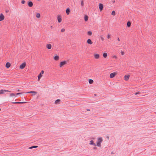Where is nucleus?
I'll use <instances>...</instances> for the list:
<instances>
[{
    "label": "nucleus",
    "instance_id": "31",
    "mask_svg": "<svg viewBox=\"0 0 156 156\" xmlns=\"http://www.w3.org/2000/svg\"><path fill=\"white\" fill-rule=\"evenodd\" d=\"M83 5H84L83 2V1L82 0L81 2V6H83Z\"/></svg>",
    "mask_w": 156,
    "mask_h": 156
},
{
    "label": "nucleus",
    "instance_id": "27",
    "mask_svg": "<svg viewBox=\"0 0 156 156\" xmlns=\"http://www.w3.org/2000/svg\"><path fill=\"white\" fill-rule=\"evenodd\" d=\"M89 82L90 84H92L93 82V80L91 79H89Z\"/></svg>",
    "mask_w": 156,
    "mask_h": 156
},
{
    "label": "nucleus",
    "instance_id": "36",
    "mask_svg": "<svg viewBox=\"0 0 156 156\" xmlns=\"http://www.w3.org/2000/svg\"><path fill=\"white\" fill-rule=\"evenodd\" d=\"M65 31V29L64 28H62L61 29V31L62 32H63Z\"/></svg>",
    "mask_w": 156,
    "mask_h": 156
},
{
    "label": "nucleus",
    "instance_id": "28",
    "mask_svg": "<svg viewBox=\"0 0 156 156\" xmlns=\"http://www.w3.org/2000/svg\"><path fill=\"white\" fill-rule=\"evenodd\" d=\"M10 96H11V97H12V96H16V94H14V93H11L10 94Z\"/></svg>",
    "mask_w": 156,
    "mask_h": 156
},
{
    "label": "nucleus",
    "instance_id": "46",
    "mask_svg": "<svg viewBox=\"0 0 156 156\" xmlns=\"http://www.w3.org/2000/svg\"><path fill=\"white\" fill-rule=\"evenodd\" d=\"M114 57L115 58H116V56H114Z\"/></svg>",
    "mask_w": 156,
    "mask_h": 156
},
{
    "label": "nucleus",
    "instance_id": "32",
    "mask_svg": "<svg viewBox=\"0 0 156 156\" xmlns=\"http://www.w3.org/2000/svg\"><path fill=\"white\" fill-rule=\"evenodd\" d=\"M23 93H18L16 94V95H18L21 94Z\"/></svg>",
    "mask_w": 156,
    "mask_h": 156
},
{
    "label": "nucleus",
    "instance_id": "3",
    "mask_svg": "<svg viewBox=\"0 0 156 156\" xmlns=\"http://www.w3.org/2000/svg\"><path fill=\"white\" fill-rule=\"evenodd\" d=\"M10 91L5 90H0V94L5 93V92H10Z\"/></svg>",
    "mask_w": 156,
    "mask_h": 156
},
{
    "label": "nucleus",
    "instance_id": "35",
    "mask_svg": "<svg viewBox=\"0 0 156 156\" xmlns=\"http://www.w3.org/2000/svg\"><path fill=\"white\" fill-rule=\"evenodd\" d=\"M107 38H108V39H109L110 38V35L109 34H108L107 36Z\"/></svg>",
    "mask_w": 156,
    "mask_h": 156
},
{
    "label": "nucleus",
    "instance_id": "33",
    "mask_svg": "<svg viewBox=\"0 0 156 156\" xmlns=\"http://www.w3.org/2000/svg\"><path fill=\"white\" fill-rule=\"evenodd\" d=\"M38 147L37 146H32V148H37Z\"/></svg>",
    "mask_w": 156,
    "mask_h": 156
},
{
    "label": "nucleus",
    "instance_id": "29",
    "mask_svg": "<svg viewBox=\"0 0 156 156\" xmlns=\"http://www.w3.org/2000/svg\"><path fill=\"white\" fill-rule=\"evenodd\" d=\"M112 15L113 16H115V12L114 11H113L112 12Z\"/></svg>",
    "mask_w": 156,
    "mask_h": 156
},
{
    "label": "nucleus",
    "instance_id": "13",
    "mask_svg": "<svg viewBox=\"0 0 156 156\" xmlns=\"http://www.w3.org/2000/svg\"><path fill=\"white\" fill-rule=\"evenodd\" d=\"M60 101L61 100L60 99H57L55 101V103L56 105L59 104H60Z\"/></svg>",
    "mask_w": 156,
    "mask_h": 156
},
{
    "label": "nucleus",
    "instance_id": "16",
    "mask_svg": "<svg viewBox=\"0 0 156 156\" xmlns=\"http://www.w3.org/2000/svg\"><path fill=\"white\" fill-rule=\"evenodd\" d=\"M34 93V95H35L37 94V92L35 91H31L27 93Z\"/></svg>",
    "mask_w": 156,
    "mask_h": 156
},
{
    "label": "nucleus",
    "instance_id": "1",
    "mask_svg": "<svg viewBox=\"0 0 156 156\" xmlns=\"http://www.w3.org/2000/svg\"><path fill=\"white\" fill-rule=\"evenodd\" d=\"M44 71L42 70L38 76V81H39L42 76V75L44 74Z\"/></svg>",
    "mask_w": 156,
    "mask_h": 156
},
{
    "label": "nucleus",
    "instance_id": "37",
    "mask_svg": "<svg viewBox=\"0 0 156 156\" xmlns=\"http://www.w3.org/2000/svg\"><path fill=\"white\" fill-rule=\"evenodd\" d=\"M121 55H123L124 54V52L123 51H121Z\"/></svg>",
    "mask_w": 156,
    "mask_h": 156
},
{
    "label": "nucleus",
    "instance_id": "39",
    "mask_svg": "<svg viewBox=\"0 0 156 156\" xmlns=\"http://www.w3.org/2000/svg\"><path fill=\"white\" fill-rule=\"evenodd\" d=\"M9 12V10H8V9H6V10H5V12H6V13H8V12Z\"/></svg>",
    "mask_w": 156,
    "mask_h": 156
},
{
    "label": "nucleus",
    "instance_id": "8",
    "mask_svg": "<svg viewBox=\"0 0 156 156\" xmlns=\"http://www.w3.org/2000/svg\"><path fill=\"white\" fill-rule=\"evenodd\" d=\"M4 19V15L2 13H1L0 15V21L3 20Z\"/></svg>",
    "mask_w": 156,
    "mask_h": 156
},
{
    "label": "nucleus",
    "instance_id": "6",
    "mask_svg": "<svg viewBox=\"0 0 156 156\" xmlns=\"http://www.w3.org/2000/svg\"><path fill=\"white\" fill-rule=\"evenodd\" d=\"M26 64L25 62H24L21 64L19 68H24L26 66Z\"/></svg>",
    "mask_w": 156,
    "mask_h": 156
},
{
    "label": "nucleus",
    "instance_id": "21",
    "mask_svg": "<svg viewBox=\"0 0 156 156\" xmlns=\"http://www.w3.org/2000/svg\"><path fill=\"white\" fill-rule=\"evenodd\" d=\"M102 141V139L101 138H99L98 140V142L100 143Z\"/></svg>",
    "mask_w": 156,
    "mask_h": 156
},
{
    "label": "nucleus",
    "instance_id": "7",
    "mask_svg": "<svg viewBox=\"0 0 156 156\" xmlns=\"http://www.w3.org/2000/svg\"><path fill=\"white\" fill-rule=\"evenodd\" d=\"M103 8V5L101 3H100L99 4V8L100 10L101 11L102 10Z\"/></svg>",
    "mask_w": 156,
    "mask_h": 156
},
{
    "label": "nucleus",
    "instance_id": "44",
    "mask_svg": "<svg viewBox=\"0 0 156 156\" xmlns=\"http://www.w3.org/2000/svg\"><path fill=\"white\" fill-rule=\"evenodd\" d=\"M115 2V1H113V3H114V2Z\"/></svg>",
    "mask_w": 156,
    "mask_h": 156
},
{
    "label": "nucleus",
    "instance_id": "38",
    "mask_svg": "<svg viewBox=\"0 0 156 156\" xmlns=\"http://www.w3.org/2000/svg\"><path fill=\"white\" fill-rule=\"evenodd\" d=\"M139 93H139V92H136V93H135V95H137V94H139Z\"/></svg>",
    "mask_w": 156,
    "mask_h": 156
},
{
    "label": "nucleus",
    "instance_id": "4",
    "mask_svg": "<svg viewBox=\"0 0 156 156\" xmlns=\"http://www.w3.org/2000/svg\"><path fill=\"white\" fill-rule=\"evenodd\" d=\"M117 73L116 72H114L111 73L110 75V78H113L115 76Z\"/></svg>",
    "mask_w": 156,
    "mask_h": 156
},
{
    "label": "nucleus",
    "instance_id": "17",
    "mask_svg": "<svg viewBox=\"0 0 156 156\" xmlns=\"http://www.w3.org/2000/svg\"><path fill=\"white\" fill-rule=\"evenodd\" d=\"M27 102H12L13 104H23L27 103Z\"/></svg>",
    "mask_w": 156,
    "mask_h": 156
},
{
    "label": "nucleus",
    "instance_id": "15",
    "mask_svg": "<svg viewBox=\"0 0 156 156\" xmlns=\"http://www.w3.org/2000/svg\"><path fill=\"white\" fill-rule=\"evenodd\" d=\"M87 42L88 44H91L93 43L91 41V40L90 39H89L87 40Z\"/></svg>",
    "mask_w": 156,
    "mask_h": 156
},
{
    "label": "nucleus",
    "instance_id": "23",
    "mask_svg": "<svg viewBox=\"0 0 156 156\" xmlns=\"http://www.w3.org/2000/svg\"><path fill=\"white\" fill-rule=\"evenodd\" d=\"M127 25L128 27H129L131 26V22L130 21H128L127 22Z\"/></svg>",
    "mask_w": 156,
    "mask_h": 156
},
{
    "label": "nucleus",
    "instance_id": "41",
    "mask_svg": "<svg viewBox=\"0 0 156 156\" xmlns=\"http://www.w3.org/2000/svg\"><path fill=\"white\" fill-rule=\"evenodd\" d=\"M28 148L29 149H32V146H31V147H29Z\"/></svg>",
    "mask_w": 156,
    "mask_h": 156
},
{
    "label": "nucleus",
    "instance_id": "40",
    "mask_svg": "<svg viewBox=\"0 0 156 156\" xmlns=\"http://www.w3.org/2000/svg\"><path fill=\"white\" fill-rule=\"evenodd\" d=\"M101 40L102 41H103L104 40V38H103V37H101Z\"/></svg>",
    "mask_w": 156,
    "mask_h": 156
},
{
    "label": "nucleus",
    "instance_id": "22",
    "mask_svg": "<svg viewBox=\"0 0 156 156\" xmlns=\"http://www.w3.org/2000/svg\"><path fill=\"white\" fill-rule=\"evenodd\" d=\"M88 17L87 15H85L84 16V20L85 21H87L88 20Z\"/></svg>",
    "mask_w": 156,
    "mask_h": 156
},
{
    "label": "nucleus",
    "instance_id": "42",
    "mask_svg": "<svg viewBox=\"0 0 156 156\" xmlns=\"http://www.w3.org/2000/svg\"><path fill=\"white\" fill-rule=\"evenodd\" d=\"M117 40H118V41H120V39H119V37H118V38H117Z\"/></svg>",
    "mask_w": 156,
    "mask_h": 156
},
{
    "label": "nucleus",
    "instance_id": "12",
    "mask_svg": "<svg viewBox=\"0 0 156 156\" xmlns=\"http://www.w3.org/2000/svg\"><path fill=\"white\" fill-rule=\"evenodd\" d=\"M90 143H89V144L90 145H93L94 146H96V144L94 143V141L93 140H91L90 141Z\"/></svg>",
    "mask_w": 156,
    "mask_h": 156
},
{
    "label": "nucleus",
    "instance_id": "47",
    "mask_svg": "<svg viewBox=\"0 0 156 156\" xmlns=\"http://www.w3.org/2000/svg\"><path fill=\"white\" fill-rule=\"evenodd\" d=\"M51 27L52 28V26H51Z\"/></svg>",
    "mask_w": 156,
    "mask_h": 156
},
{
    "label": "nucleus",
    "instance_id": "43",
    "mask_svg": "<svg viewBox=\"0 0 156 156\" xmlns=\"http://www.w3.org/2000/svg\"><path fill=\"white\" fill-rule=\"evenodd\" d=\"M94 149H97V148L96 147H94Z\"/></svg>",
    "mask_w": 156,
    "mask_h": 156
},
{
    "label": "nucleus",
    "instance_id": "48",
    "mask_svg": "<svg viewBox=\"0 0 156 156\" xmlns=\"http://www.w3.org/2000/svg\"><path fill=\"white\" fill-rule=\"evenodd\" d=\"M94 95H95V96H96V94H94Z\"/></svg>",
    "mask_w": 156,
    "mask_h": 156
},
{
    "label": "nucleus",
    "instance_id": "11",
    "mask_svg": "<svg viewBox=\"0 0 156 156\" xmlns=\"http://www.w3.org/2000/svg\"><path fill=\"white\" fill-rule=\"evenodd\" d=\"M57 19L58 23H60L61 22L62 18L61 16H60L59 15L58 16Z\"/></svg>",
    "mask_w": 156,
    "mask_h": 156
},
{
    "label": "nucleus",
    "instance_id": "9",
    "mask_svg": "<svg viewBox=\"0 0 156 156\" xmlns=\"http://www.w3.org/2000/svg\"><path fill=\"white\" fill-rule=\"evenodd\" d=\"M130 76L129 75H126L124 76V80L125 81H127L129 79Z\"/></svg>",
    "mask_w": 156,
    "mask_h": 156
},
{
    "label": "nucleus",
    "instance_id": "20",
    "mask_svg": "<svg viewBox=\"0 0 156 156\" xmlns=\"http://www.w3.org/2000/svg\"><path fill=\"white\" fill-rule=\"evenodd\" d=\"M54 58L55 60H58L59 59V57L58 55H56L54 57Z\"/></svg>",
    "mask_w": 156,
    "mask_h": 156
},
{
    "label": "nucleus",
    "instance_id": "19",
    "mask_svg": "<svg viewBox=\"0 0 156 156\" xmlns=\"http://www.w3.org/2000/svg\"><path fill=\"white\" fill-rule=\"evenodd\" d=\"M94 56L95 58L96 59H98L99 57V55L98 54H95Z\"/></svg>",
    "mask_w": 156,
    "mask_h": 156
},
{
    "label": "nucleus",
    "instance_id": "18",
    "mask_svg": "<svg viewBox=\"0 0 156 156\" xmlns=\"http://www.w3.org/2000/svg\"><path fill=\"white\" fill-rule=\"evenodd\" d=\"M70 12V9L69 8H67L66 10V12L67 15H69Z\"/></svg>",
    "mask_w": 156,
    "mask_h": 156
},
{
    "label": "nucleus",
    "instance_id": "34",
    "mask_svg": "<svg viewBox=\"0 0 156 156\" xmlns=\"http://www.w3.org/2000/svg\"><path fill=\"white\" fill-rule=\"evenodd\" d=\"M25 1H24V0H22V1H21V3L22 4H25Z\"/></svg>",
    "mask_w": 156,
    "mask_h": 156
},
{
    "label": "nucleus",
    "instance_id": "24",
    "mask_svg": "<svg viewBox=\"0 0 156 156\" xmlns=\"http://www.w3.org/2000/svg\"><path fill=\"white\" fill-rule=\"evenodd\" d=\"M87 34L88 35L91 36L92 34V32L91 31H89L87 32Z\"/></svg>",
    "mask_w": 156,
    "mask_h": 156
},
{
    "label": "nucleus",
    "instance_id": "2",
    "mask_svg": "<svg viewBox=\"0 0 156 156\" xmlns=\"http://www.w3.org/2000/svg\"><path fill=\"white\" fill-rule=\"evenodd\" d=\"M67 61H63L61 62L60 64V67H62L63 66L67 64Z\"/></svg>",
    "mask_w": 156,
    "mask_h": 156
},
{
    "label": "nucleus",
    "instance_id": "5",
    "mask_svg": "<svg viewBox=\"0 0 156 156\" xmlns=\"http://www.w3.org/2000/svg\"><path fill=\"white\" fill-rule=\"evenodd\" d=\"M27 4L28 6L30 7H32L33 5V2L30 0L28 1Z\"/></svg>",
    "mask_w": 156,
    "mask_h": 156
},
{
    "label": "nucleus",
    "instance_id": "49",
    "mask_svg": "<svg viewBox=\"0 0 156 156\" xmlns=\"http://www.w3.org/2000/svg\"><path fill=\"white\" fill-rule=\"evenodd\" d=\"M1 108H0V111H1Z\"/></svg>",
    "mask_w": 156,
    "mask_h": 156
},
{
    "label": "nucleus",
    "instance_id": "30",
    "mask_svg": "<svg viewBox=\"0 0 156 156\" xmlns=\"http://www.w3.org/2000/svg\"><path fill=\"white\" fill-rule=\"evenodd\" d=\"M96 145L98 147H100L101 146V143L97 142V144Z\"/></svg>",
    "mask_w": 156,
    "mask_h": 156
},
{
    "label": "nucleus",
    "instance_id": "25",
    "mask_svg": "<svg viewBox=\"0 0 156 156\" xmlns=\"http://www.w3.org/2000/svg\"><path fill=\"white\" fill-rule=\"evenodd\" d=\"M36 16L37 18H39L40 17V14L39 13H37Z\"/></svg>",
    "mask_w": 156,
    "mask_h": 156
},
{
    "label": "nucleus",
    "instance_id": "45",
    "mask_svg": "<svg viewBox=\"0 0 156 156\" xmlns=\"http://www.w3.org/2000/svg\"><path fill=\"white\" fill-rule=\"evenodd\" d=\"M87 111H90V109H87Z\"/></svg>",
    "mask_w": 156,
    "mask_h": 156
},
{
    "label": "nucleus",
    "instance_id": "14",
    "mask_svg": "<svg viewBox=\"0 0 156 156\" xmlns=\"http://www.w3.org/2000/svg\"><path fill=\"white\" fill-rule=\"evenodd\" d=\"M11 66V64L9 62H7L5 64V67L7 68H9Z\"/></svg>",
    "mask_w": 156,
    "mask_h": 156
},
{
    "label": "nucleus",
    "instance_id": "26",
    "mask_svg": "<svg viewBox=\"0 0 156 156\" xmlns=\"http://www.w3.org/2000/svg\"><path fill=\"white\" fill-rule=\"evenodd\" d=\"M107 54L106 53L104 52L103 54V56L104 58H106L107 57Z\"/></svg>",
    "mask_w": 156,
    "mask_h": 156
},
{
    "label": "nucleus",
    "instance_id": "10",
    "mask_svg": "<svg viewBox=\"0 0 156 156\" xmlns=\"http://www.w3.org/2000/svg\"><path fill=\"white\" fill-rule=\"evenodd\" d=\"M46 47L48 49H50L51 48V45L50 44H46Z\"/></svg>",
    "mask_w": 156,
    "mask_h": 156
}]
</instances>
